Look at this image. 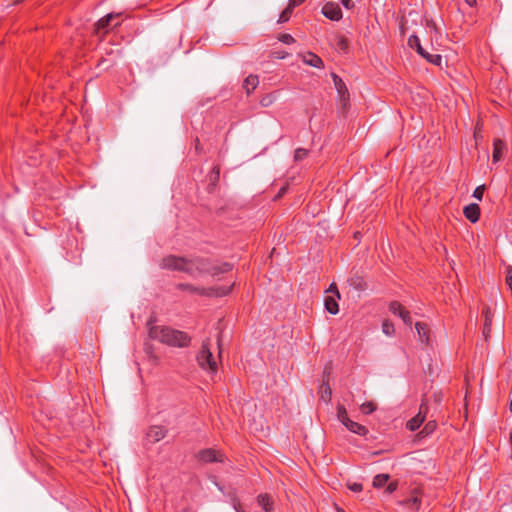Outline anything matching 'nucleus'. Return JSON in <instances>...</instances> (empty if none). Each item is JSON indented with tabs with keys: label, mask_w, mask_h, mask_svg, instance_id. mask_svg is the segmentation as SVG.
Here are the masks:
<instances>
[{
	"label": "nucleus",
	"mask_w": 512,
	"mask_h": 512,
	"mask_svg": "<svg viewBox=\"0 0 512 512\" xmlns=\"http://www.w3.org/2000/svg\"><path fill=\"white\" fill-rule=\"evenodd\" d=\"M442 61V57L439 54H433V56L430 59V63L435 65H440Z\"/></svg>",
	"instance_id": "44"
},
{
	"label": "nucleus",
	"mask_w": 512,
	"mask_h": 512,
	"mask_svg": "<svg viewBox=\"0 0 512 512\" xmlns=\"http://www.w3.org/2000/svg\"><path fill=\"white\" fill-rule=\"evenodd\" d=\"M197 361L203 369L209 370L211 373H215L217 371V362L210 350L209 340L203 342L201 351L197 356Z\"/></svg>",
	"instance_id": "1"
},
{
	"label": "nucleus",
	"mask_w": 512,
	"mask_h": 512,
	"mask_svg": "<svg viewBox=\"0 0 512 512\" xmlns=\"http://www.w3.org/2000/svg\"><path fill=\"white\" fill-rule=\"evenodd\" d=\"M219 173H220L219 168L218 167H214L213 171H212V174L210 176V181L212 182L213 185H215V183L218 181Z\"/></svg>",
	"instance_id": "42"
},
{
	"label": "nucleus",
	"mask_w": 512,
	"mask_h": 512,
	"mask_svg": "<svg viewBox=\"0 0 512 512\" xmlns=\"http://www.w3.org/2000/svg\"><path fill=\"white\" fill-rule=\"evenodd\" d=\"M376 405L373 402H366L361 405V410L365 414H370L375 411Z\"/></svg>",
	"instance_id": "35"
},
{
	"label": "nucleus",
	"mask_w": 512,
	"mask_h": 512,
	"mask_svg": "<svg viewBox=\"0 0 512 512\" xmlns=\"http://www.w3.org/2000/svg\"><path fill=\"white\" fill-rule=\"evenodd\" d=\"M304 1L305 0H290L288 5L290 6V8L294 9L296 6L300 5Z\"/></svg>",
	"instance_id": "47"
},
{
	"label": "nucleus",
	"mask_w": 512,
	"mask_h": 512,
	"mask_svg": "<svg viewBox=\"0 0 512 512\" xmlns=\"http://www.w3.org/2000/svg\"><path fill=\"white\" fill-rule=\"evenodd\" d=\"M326 292L331 293V296H336L338 299H340V293L335 283H332Z\"/></svg>",
	"instance_id": "41"
},
{
	"label": "nucleus",
	"mask_w": 512,
	"mask_h": 512,
	"mask_svg": "<svg viewBox=\"0 0 512 512\" xmlns=\"http://www.w3.org/2000/svg\"><path fill=\"white\" fill-rule=\"evenodd\" d=\"M408 44L411 48H415L416 50H421L420 40L416 35H412L408 39Z\"/></svg>",
	"instance_id": "32"
},
{
	"label": "nucleus",
	"mask_w": 512,
	"mask_h": 512,
	"mask_svg": "<svg viewBox=\"0 0 512 512\" xmlns=\"http://www.w3.org/2000/svg\"><path fill=\"white\" fill-rule=\"evenodd\" d=\"M348 488L353 492H360L362 490V485L359 483H351L348 484Z\"/></svg>",
	"instance_id": "45"
},
{
	"label": "nucleus",
	"mask_w": 512,
	"mask_h": 512,
	"mask_svg": "<svg viewBox=\"0 0 512 512\" xmlns=\"http://www.w3.org/2000/svg\"><path fill=\"white\" fill-rule=\"evenodd\" d=\"M465 2L471 7L476 4V0H465Z\"/></svg>",
	"instance_id": "53"
},
{
	"label": "nucleus",
	"mask_w": 512,
	"mask_h": 512,
	"mask_svg": "<svg viewBox=\"0 0 512 512\" xmlns=\"http://www.w3.org/2000/svg\"><path fill=\"white\" fill-rule=\"evenodd\" d=\"M436 429V422L435 421H429L421 431V434L423 435H429Z\"/></svg>",
	"instance_id": "36"
},
{
	"label": "nucleus",
	"mask_w": 512,
	"mask_h": 512,
	"mask_svg": "<svg viewBox=\"0 0 512 512\" xmlns=\"http://www.w3.org/2000/svg\"><path fill=\"white\" fill-rule=\"evenodd\" d=\"M484 314H485V324H484L483 333H484V336L487 338L491 332L492 313H491L490 309L487 307L484 310Z\"/></svg>",
	"instance_id": "22"
},
{
	"label": "nucleus",
	"mask_w": 512,
	"mask_h": 512,
	"mask_svg": "<svg viewBox=\"0 0 512 512\" xmlns=\"http://www.w3.org/2000/svg\"><path fill=\"white\" fill-rule=\"evenodd\" d=\"M349 285L357 291H363L366 289V283L364 279L359 275H353L348 280Z\"/></svg>",
	"instance_id": "19"
},
{
	"label": "nucleus",
	"mask_w": 512,
	"mask_h": 512,
	"mask_svg": "<svg viewBox=\"0 0 512 512\" xmlns=\"http://www.w3.org/2000/svg\"><path fill=\"white\" fill-rule=\"evenodd\" d=\"M258 504L266 511H272V500L271 497L267 494H261L257 497Z\"/></svg>",
	"instance_id": "20"
},
{
	"label": "nucleus",
	"mask_w": 512,
	"mask_h": 512,
	"mask_svg": "<svg viewBox=\"0 0 512 512\" xmlns=\"http://www.w3.org/2000/svg\"><path fill=\"white\" fill-rule=\"evenodd\" d=\"M339 108L342 111H346L349 104V93H343L338 95Z\"/></svg>",
	"instance_id": "27"
},
{
	"label": "nucleus",
	"mask_w": 512,
	"mask_h": 512,
	"mask_svg": "<svg viewBox=\"0 0 512 512\" xmlns=\"http://www.w3.org/2000/svg\"><path fill=\"white\" fill-rule=\"evenodd\" d=\"M307 156H308V150H306L304 148H298L295 151L294 160L295 161H301L304 158H306Z\"/></svg>",
	"instance_id": "34"
},
{
	"label": "nucleus",
	"mask_w": 512,
	"mask_h": 512,
	"mask_svg": "<svg viewBox=\"0 0 512 512\" xmlns=\"http://www.w3.org/2000/svg\"><path fill=\"white\" fill-rule=\"evenodd\" d=\"M197 457L205 463L223 461V455L214 449H204L198 453Z\"/></svg>",
	"instance_id": "7"
},
{
	"label": "nucleus",
	"mask_w": 512,
	"mask_h": 512,
	"mask_svg": "<svg viewBox=\"0 0 512 512\" xmlns=\"http://www.w3.org/2000/svg\"><path fill=\"white\" fill-rule=\"evenodd\" d=\"M215 485L217 486V488H218L220 491H222V492H223V487H222V486H220V485H219L218 483H216V482H215Z\"/></svg>",
	"instance_id": "57"
},
{
	"label": "nucleus",
	"mask_w": 512,
	"mask_h": 512,
	"mask_svg": "<svg viewBox=\"0 0 512 512\" xmlns=\"http://www.w3.org/2000/svg\"><path fill=\"white\" fill-rule=\"evenodd\" d=\"M432 56H433V54H430V53H428V52H427V53L423 56V58H425L427 61H429V62H430V59H431V57H432Z\"/></svg>",
	"instance_id": "55"
},
{
	"label": "nucleus",
	"mask_w": 512,
	"mask_h": 512,
	"mask_svg": "<svg viewBox=\"0 0 512 512\" xmlns=\"http://www.w3.org/2000/svg\"><path fill=\"white\" fill-rule=\"evenodd\" d=\"M276 100V96L274 94H269V95H266L264 96L261 101H260V104L263 106V107H268L270 106L271 104H273Z\"/></svg>",
	"instance_id": "31"
},
{
	"label": "nucleus",
	"mask_w": 512,
	"mask_h": 512,
	"mask_svg": "<svg viewBox=\"0 0 512 512\" xmlns=\"http://www.w3.org/2000/svg\"><path fill=\"white\" fill-rule=\"evenodd\" d=\"M303 62L312 67H323V61L321 60V58L313 53H308L307 55H304Z\"/></svg>",
	"instance_id": "16"
},
{
	"label": "nucleus",
	"mask_w": 512,
	"mask_h": 512,
	"mask_svg": "<svg viewBox=\"0 0 512 512\" xmlns=\"http://www.w3.org/2000/svg\"><path fill=\"white\" fill-rule=\"evenodd\" d=\"M337 512H345L342 508L336 507Z\"/></svg>",
	"instance_id": "58"
},
{
	"label": "nucleus",
	"mask_w": 512,
	"mask_h": 512,
	"mask_svg": "<svg viewBox=\"0 0 512 512\" xmlns=\"http://www.w3.org/2000/svg\"><path fill=\"white\" fill-rule=\"evenodd\" d=\"M205 271H208L207 264L204 259L195 258V259H186L185 264L182 268V272H185L191 276H197Z\"/></svg>",
	"instance_id": "3"
},
{
	"label": "nucleus",
	"mask_w": 512,
	"mask_h": 512,
	"mask_svg": "<svg viewBox=\"0 0 512 512\" xmlns=\"http://www.w3.org/2000/svg\"><path fill=\"white\" fill-rule=\"evenodd\" d=\"M231 501H232V505H233V508L235 509V511L236 512H241L239 510L240 501H239V499L234 494H231Z\"/></svg>",
	"instance_id": "43"
},
{
	"label": "nucleus",
	"mask_w": 512,
	"mask_h": 512,
	"mask_svg": "<svg viewBox=\"0 0 512 512\" xmlns=\"http://www.w3.org/2000/svg\"><path fill=\"white\" fill-rule=\"evenodd\" d=\"M21 1H22V0H16V1H15V3H19V2H21Z\"/></svg>",
	"instance_id": "61"
},
{
	"label": "nucleus",
	"mask_w": 512,
	"mask_h": 512,
	"mask_svg": "<svg viewBox=\"0 0 512 512\" xmlns=\"http://www.w3.org/2000/svg\"><path fill=\"white\" fill-rule=\"evenodd\" d=\"M148 325H149V331H148L149 337L153 340H157L161 343H164L165 337L167 336L166 332L168 330V327L155 326V325H152L151 323H149Z\"/></svg>",
	"instance_id": "10"
},
{
	"label": "nucleus",
	"mask_w": 512,
	"mask_h": 512,
	"mask_svg": "<svg viewBox=\"0 0 512 512\" xmlns=\"http://www.w3.org/2000/svg\"><path fill=\"white\" fill-rule=\"evenodd\" d=\"M400 504L407 506L411 510L417 511L421 504L420 493L417 489L412 491L411 497L401 501Z\"/></svg>",
	"instance_id": "12"
},
{
	"label": "nucleus",
	"mask_w": 512,
	"mask_h": 512,
	"mask_svg": "<svg viewBox=\"0 0 512 512\" xmlns=\"http://www.w3.org/2000/svg\"><path fill=\"white\" fill-rule=\"evenodd\" d=\"M428 27H430L433 31L437 33V27L436 24L431 20L427 22Z\"/></svg>",
	"instance_id": "51"
},
{
	"label": "nucleus",
	"mask_w": 512,
	"mask_h": 512,
	"mask_svg": "<svg viewBox=\"0 0 512 512\" xmlns=\"http://www.w3.org/2000/svg\"><path fill=\"white\" fill-rule=\"evenodd\" d=\"M389 309L393 314L398 315L405 324H412L410 312L407 311L399 302H391Z\"/></svg>",
	"instance_id": "8"
},
{
	"label": "nucleus",
	"mask_w": 512,
	"mask_h": 512,
	"mask_svg": "<svg viewBox=\"0 0 512 512\" xmlns=\"http://www.w3.org/2000/svg\"><path fill=\"white\" fill-rule=\"evenodd\" d=\"M428 411V405L425 400L422 401L418 414L407 422V428L410 431H415L424 422L426 413Z\"/></svg>",
	"instance_id": "5"
},
{
	"label": "nucleus",
	"mask_w": 512,
	"mask_h": 512,
	"mask_svg": "<svg viewBox=\"0 0 512 512\" xmlns=\"http://www.w3.org/2000/svg\"><path fill=\"white\" fill-rule=\"evenodd\" d=\"M322 12L327 18L334 21L340 20L342 18V11L336 3H327L323 7Z\"/></svg>",
	"instance_id": "9"
},
{
	"label": "nucleus",
	"mask_w": 512,
	"mask_h": 512,
	"mask_svg": "<svg viewBox=\"0 0 512 512\" xmlns=\"http://www.w3.org/2000/svg\"><path fill=\"white\" fill-rule=\"evenodd\" d=\"M417 52L423 57L427 51L421 46V50H417Z\"/></svg>",
	"instance_id": "54"
},
{
	"label": "nucleus",
	"mask_w": 512,
	"mask_h": 512,
	"mask_svg": "<svg viewBox=\"0 0 512 512\" xmlns=\"http://www.w3.org/2000/svg\"><path fill=\"white\" fill-rule=\"evenodd\" d=\"M415 329L417 331V335L419 340L428 345L429 344V328L427 324L423 322H416L415 323Z\"/></svg>",
	"instance_id": "14"
},
{
	"label": "nucleus",
	"mask_w": 512,
	"mask_h": 512,
	"mask_svg": "<svg viewBox=\"0 0 512 512\" xmlns=\"http://www.w3.org/2000/svg\"><path fill=\"white\" fill-rule=\"evenodd\" d=\"M332 78L338 95L348 92L345 83L340 77H338L336 74H332Z\"/></svg>",
	"instance_id": "23"
},
{
	"label": "nucleus",
	"mask_w": 512,
	"mask_h": 512,
	"mask_svg": "<svg viewBox=\"0 0 512 512\" xmlns=\"http://www.w3.org/2000/svg\"><path fill=\"white\" fill-rule=\"evenodd\" d=\"M331 389L330 387L326 384V383H322V385L320 386V396H321V399L325 402H330L331 400Z\"/></svg>",
	"instance_id": "25"
},
{
	"label": "nucleus",
	"mask_w": 512,
	"mask_h": 512,
	"mask_svg": "<svg viewBox=\"0 0 512 512\" xmlns=\"http://www.w3.org/2000/svg\"><path fill=\"white\" fill-rule=\"evenodd\" d=\"M484 190L485 185L478 186L473 192V197H475L478 200H481L483 197Z\"/></svg>",
	"instance_id": "39"
},
{
	"label": "nucleus",
	"mask_w": 512,
	"mask_h": 512,
	"mask_svg": "<svg viewBox=\"0 0 512 512\" xmlns=\"http://www.w3.org/2000/svg\"><path fill=\"white\" fill-rule=\"evenodd\" d=\"M185 264V258L176 256H167L162 259L161 266L165 269L182 271Z\"/></svg>",
	"instance_id": "6"
},
{
	"label": "nucleus",
	"mask_w": 512,
	"mask_h": 512,
	"mask_svg": "<svg viewBox=\"0 0 512 512\" xmlns=\"http://www.w3.org/2000/svg\"><path fill=\"white\" fill-rule=\"evenodd\" d=\"M337 299L338 298L336 296H326L325 297V301H324L325 308L331 314H337L339 311Z\"/></svg>",
	"instance_id": "17"
},
{
	"label": "nucleus",
	"mask_w": 512,
	"mask_h": 512,
	"mask_svg": "<svg viewBox=\"0 0 512 512\" xmlns=\"http://www.w3.org/2000/svg\"><path fill=\"white\" fill-rule=\"evenodd\" d=\"M229 270H231V265L228 264V263H225L220 268H216V267L213 268L212 273L213 274L224 273V272H227Z\"/></svg>",
	"instance_id": "40"
},
{
	"label": "nucleus",
	"mask_w": 512,
	"mask_h": 512,
	"mask_svg": "<svg viewBox=\"0 0 512 512\" xmlns=\"http://www.w3.org/2000/svg\"><path fill=\"white\" fill-rule=\"evenodd\" d=\"M293 8H290L288 5L287 8L280 14V17L278 19L279 23H284L289 20L290 15L292 13Z\"/></svg>",
	"instance_id": "33"
},
{
	"label": "nucleus",
	"mask_w": 512,
	"mask_h": 512,
	"mask_svg": "<svg viewBox=\"0 0 512 512\" xmlns=\"http://www.w3.org/2000/svg\"><path fill=\"white\" fill-rule=\"evenodd\" d=\"M510 444H511V447H512V432L510 433Z\"/></svg>",
	"instance_id": "59"
},
{
	"label": "nucleus",
	"mask_w": 512,
	"mask_h": 512,
	"mask_svg": "<svg viewBox=\"0 0 512 512\" xmlns=\"http://www.w3.org/2000/svg\"><path fill=\"white\" fill-rule=\"evenodd\" d=\"M337 418L338 420L343 424H347L348 421L350 420V418L348 417L347 415V411L346 409L344 408V406H338V411H337Z\"/></svg>",
	"instance_id": "28"
},
{
	"label": "nucleus",
	"mask_w": 512,
	"mask_h": 512,
	"mask_svg": "<svg viewBox=\"0 0 512 512\" xmlns=\"http://www.w3.org/2000/svg\"><path fill=\"white\" fill-rule=\"evenodd\" d=\"M397 486H398L397 482H391V483H389V484L387 485V487H386V492H387L388 494L393 493V492L397 489Z\"/></svg>",
	"instance_id": "46"
},
{
	"label": "nucleus",
	"mask_w": 512,
	"mask_h": 512,
	"mask_svg": "<svg viewBox=\"0 0 512 512\" xmlns=\"http://www.w3.org/2000/svg\"><path fill=\"white\" fill-rule=\"evenodd\" d=\"M348 430H350L351 432L355 433V434H359V435H365L367 434L368 430L365 426L357 423V422H354L352 421L351 419L348 421L347 424L344 425Z\"/></svg>",
	"instance_id": "18"
},
{
	"label": "nucleus",
	"mask_w": 512,
	"mask_h": 512,
	"mask_svg": "<svg viewBox=\"0 0 512 512\" xmlns=\"http://www.w3.org/2000/svg\"><path fill=\"white\" fill-rule=\"evenodd\" d=\"M433 397H434L435 403L440 404V402L442 401V394H441V392L434 393Z\"/></svg>",
	"instance_id": "49"
},
{
	"label": "nucleus",
	"mask_w": 512,
	"mask_h": 512,
	"mask_svg": "<svg viewBox=\"0 0 512 512\" xmlns=\"http://www.w3.org/2000/svg\"><path fill=\"white\" fill-rule=\"evenodd\" d=\"M389 478L388 474H378L373 479V486L375 488H380L386 484Z\"/></svg>",
	"instance_id": "26"
},
{
	"label": "nucleus",
	"mask_w": 512,
	"mask_h": 512,
	"mask_svg": "<svg viewBox=\"0 0 512 512\" xmlns=\"http://www.w3.org/2000/svg\"><path fill=\"white\" fill-rule=\"evenodd\" d=\"M179 288L182 290H188L190 292L200 293V294H206V295H214V296H223L229 293L230 288H216V289H210L206 290L204 288H198L194 287L190 284H180Z\"/></svg>",
	"instance_id": "4"
},
{
	"label": "nucleus",
	"mask_w": 512,
	"mask_h": 512,
	"mask_svg": "<svg viewBox=\"0 0 512 512\" xmlns=\"http://www.w3.org/2000/svg\"><path fill=\"white\" fill-rule=\"evenodd\" d=\"M341 3L347 9H351L353 7V1L352 0H341Z\"/></svg>",
	"instance_id": "48"
},
{
	"label": "nucleus",
	"mask_w": 512,
	"mask_h": 512,
	"mask_svg": "<svg viewBox=\"0 0 512 512\" xmlns=\"http://www.w3.org/2000/svg\"><path fill=\"white\" fill-rule=\"evenodd\" d=\"M278 39L285 44H292L295 41V39L290 34H280Z\"/></svg>",
	"instance_id": "38"
},
{
	"label": "nucleus",
	"mask_w": 512,
	"mask_h": 512,
	"mask_svg": "<svg viewBox=\"0 0 512 512\" xmlns=\"http://www.w3.org/2000/svg\"><path fill=\"white\" fill-rule=\"evenodd\" d=\"M273 56L277 59H284L287 56V54L282 52H274Z\"/></svg>",
	"instance_id": "50"
},
{
	"label": "nucleus",
	"mask_w": 512,
	"mask_h": 512,
	"mask_svg": "<svg viewBox=\"0 0 512 512\" xmlns=\"http://www.w3.org/2000/svg\"><path fill=\"white\" fill-rule=\"evenodd\" d=\"M167 336L165 337L164 344L175 346V347H186L190 343L189 336L178 330H174L168 327Z\"/></svg>",
	"instance_id": "2"
},
{
	"label": "nucleus",
	"mask_w": 512,
	"mask_h": 512,
	"mask_svg": "<svg viewBox=\"0 0 512 512\" xmlns=\"http://www.w3.org/2000/svg\"><path fill=\"white\" fill-rule=\"evenodd\" d=\"M336 46L339 50L345 51L348 48V41L345 37L337 35L336 36Z\"/></svg>",
	"instance_id": "30"
},
{
	"label": "nucleus",
	"mask_w": 512,
	"mask_h": 512,
	"mask_svg": "<svg viewBox=\"0 0 512 512\" xmlns=\"http://www.w3.org/2000/svg\"><path fill=\"white\" fill-rule=\"evenodd\" d=\"M510 410L512 411V400L510 401Z\"/></svg>",
	"instance_id": "60"
},
{
	"label": "nucleus",
	"mask_w": 512,
	"mask_h": 512,
	"mask_svg": "<svg viewBox=\"0 0 512 512\" xmlns=\"http://www.w3.org/2000/svg\"><path fill=\"white\" fill-rule=\"evenodd\" d=\"M465 217L471 222L475 223L478 221L480 216V208L477 204H469L464 208Z\"/></svg>",
	"instance_id": "15"
},
{
	"label": "nucleus",
	"mask_w": 512,
	"mask_h": 512,
	"mask_svg": "<svg viewBox=\"0 0 512 512\" xmlns=\"http://www.w3.org/2000/svg\"><path fill=\"white\" fill-rule=\"evenodd\" d=\"M259 84L258 77L255 75L248 76L244 81V88L247 94H250Z\"/></svg>",
	"instance_id": "21"
},
{
	"label": "nucleus",
	"mask_w": 512,
	"mask_h": 512,
	"mask_svg": "<svg viewBox=\"0 0 512 512\" xmlns=\"http://www.w3.org/2000/svg\"><path fill=\"white\" fill-rule=\"evenodd\" d=\"M286 191V188H282L278 194V197H280L281 195H283Z\"/></svg>",
	"instance_id": "56"
},
{
	"label": "nucleus",
	"mask_w": 512,
	"mask_h": 512,
	"mask_svg": "<svg viewBox=\"0 0 512 512\" xmlns=\"http://www.w3.org/2000/svg\"><path fill=\"white\" fill-rule=\"evenodd\" d=\"M217 344H218L219 354H221V352H222V342H221V338L220 337H218Z\"/></svg>",
	"instance_id": "52"
},
{
	"label": "nucleus",
	"mask_w": 512,
	"mask_h": 512,
	"mask_svg": "<svg viewBox=\"0 0 512 512\" xmlns=\"http://www.w3.org/2000/svg\"><path fill=\"white\" fill-rule=\"evenodd\" d=\"M167 434V430L162 426H151L147 432V439L150 442L156 443L162 440Z\"/></svg>",
	"instance_id": "11"
},
{
	"label": "nucleus",
	"mask_w": 512,
	"mask_h": 512,
	"mask_svg": "<svg viewBox=\"0 0 512 512\" xmlns=\"http://www.w3.org/2000/svg\"><path fill=\"white\" fill-rule=\"evenodd\" d=\"M382 332L387 336H392L395 333V328L392 322L385 320L382 324Z\"/></svg>",
	"instance_id": "29"
},
{
	"label": "nucleus",
	"mask_w": 512,
	"mask_h": 512,
	"mask_svg": "<svg viewBox=\"0 0 512 512\" xmlns=\"http://www.w3.org/2000/svg\"><path fill=\"white\" fill-rule=\"evenodd\" d=\"M504 147H505V144H504V142H503V141H501V140H499V139H498V140H496V141L494 142L493 160H494L495 162H497V161H499V160H500V158H501V153H502V151H503Z\"/></svg>",
	"instance_id": "24"
},
{
	"label": "nucleus",
	"mask_w": 512,
	"mask_h": 512,
	"mask_svg": "<svg viewBox=\"0 0 512 512\" xmlns=\"http://www.w3.org/2000/svg\"><path fill=\"white\" fill-rule=\"evenodd\" d=\"M120 14L116 13H110L106 15L105 17L101 18L96 24H95V31L96 33H100L101 31H104V33L107 32V27L111 24L112 20L119 17Z\"/></svg>",
	"instance_id": "13"
},
{
	"label": "nucleus",
	"mask_w": 512,
	"mask_h": 512,
	"mask_svg": "<svg viewBox=\"0 0 512 512\" xmlns=\"http://www.w3.org/2000/svg\"><path fill=\"white\" fill-rule=\"evenodd\" d=\"M505 282L512 292V266L506 268Z\"/></svg>",
	"instance_id": "37"
}]
</instances>
